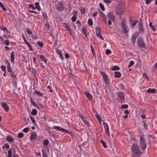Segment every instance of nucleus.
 <instances>
[{
    "mask_svg": "<svg viewBox=\"0 0 157 157\" xmlns=\"http://www.w3.org/2000/svg\"><path fill=\"white\" fill-rule=\"evenodd\" d=\"M131 149L132 155L134 157H140L142 155L140 147L137 144H134L132 146Z\"/></svg>",
    "mask_w": 157,
    "mask_h": 157,
    "instance_id": "f257e3e1",
    "label": "nucleus"
},
{
    "mask_svg": "<svg viewBox=\"0 0 157 157\" xmlns=\"http://www.w3.org/2000/svg\"><path fill=\"white\" fill-rule=\"evenodd\" d=\"M140 146L142 150H144L146 148V144L145 141V139L142 136L140 138Z\"/></svg>",
    "mask_w": 157,
    "mask_h": 157,
    "instance_id": "f03ea898",
    "label": "nucleus"
},
{
    "mask_svg": "<svg viewBox=\"0 0 157 157\" xmlns=\"http://www.w3.org/2000/svg\"><path fill=\"white\" fill-rule=\"evenodd\" d=\"M137 42L139 47L142 48L145 47V44L142 37H140L138 38Z\"/></svg>",
    "mask_w": 157,
    "mask_h": 157,
    "instance_id": "7ed1b4c3",
    "label": "nucleus"
},
{
    "mask_svg": "<svg viewBox=\"0 0 157 157\" xmlns=\"http://www.w3.org/2000/svg\"><path fill=\"white\" fill-rule=\"evenodd\" d=\"M121 27L125 33H127L129 31V29H127L126 25V22L124 20H122L121 22Z\"/></svg>",
    "mask_w": 157,
    "mask_h": 157,
    "instance_id": "20e7f679",
    "label": "nucleus"
},
{
    "mask_svg": "<svg viewBox=\"0 0 157 157\" xmlns=\"http://www.w3.org/2000/svg\"><path fill=\"white\" fill-rule=\"evenodd\" d=\"M53 128H55L59 131H62V132H64L70 134L71 135H72V132H70L67 131V130L63 128H62L59 126H53Z\"/></svg>",
    "mask_w": 157,
    "mask_h": 157,
    "instance_id": "39448f33",
    "label": "nucleus"
},
{
    "mask_svg": "<svg viewBox=\"0 0 157 157\" xmlns=\"http://www.w3.org/2000/svg\"><path fill=\"white\" fill-rule=\"evenodd\" d=\"M138 28V32L140 33H144V30L143 28L142 21V20L139 21Z\"/></svg>",
    "mask_w": 157,
    "mask_h": 157,
    "instance_id": "423d86ee",
    "label": "nucleus"
},
{
    "mask_svg": "<svg viewBox=\"0 0 157 157\" xmlns=\"http://www.w3.org/2000/svg\"><path fill=\"white\" fill-rule=\"evenodd\" d=\"M118 97V99L121 101H124V93L121 91H119L117 93Z\"/></svg>",
    "mask_w": 157,
    "mask_h": 157,
    "instance_id": "0eeeda50",
    "label": "nucleus"
},
{
    "mask_svg": "<svg viewBox=\"0 0 157 157\" xmlns=\"http://www.w3.org/2000/svg\"><path fill=\"white\" fill-rule=\"evenodd\" d=\"M116 12L118 15L122 14L124 13L123 8L118 6L116 8Z\"/></svg>",
    "mask_w": 157,
    "mask_h": 157,
    "instance_id": "6e6552de",
    "label": "nucleus"
},
{
    "mask_svg": "<svg viewBox=\"0 0 157 157\" xmlns=\"http://www.w3.org/2000/svg\"><path fill=\"white\" fill-rule=\"evenodd\" d=\"M101 29L100 28H97L96 29V35L101 40H104L103 37L102 36L101 34Z\"/></svg>",
    "mask_w": 157,
    "mask_h": 157,
    "instance_id": "1a4fd4ad",
    "label": "nucleus"
},
{
    "mask_svg": "<svg viewBox=\"0 0 157 157\" xmlns=\"http://www.w3.org/2000/svg\"><path fill=\"white\" fill-rule=\"evenodd\" d=\"M1 103L3 109L6 112H8L9 110V107L8 106L7 104L4 102H2Z\"/></svg>",
    "mask_w": 157,
    "mask_h": 157,
    "instance_id": "9d476101",
    "label": "nucleus"
},
{
    "mask_svg": "<svg viewBox=\"0 0 157 157\" xmlns=\"http://www.w3.org/2000/svg\"><path fill=\"white\" fill-rule=\"evenodd\" d=\"M12 151L13 152V155H15L16 151L14 148H12V149H10L8 151V157H11L12 156Z\"/></svg>",
    "mask_w": 157,
    "mask_h": 157,
    "instance_id": "9b49d317",
    "label": "nucleus"
},
{
    "mask_svg": "<svg viewBox=\"0 0 157 157\" xmlns=\"http://www.w3.org/2000/svg\"><path fill=\"white\" fill-rule=\"evenodd\" d=\"M107 17L109 20H111L112 21H114L115 17L112 13H109L107 15Z\"/></svg>",
    "mask_w": 157,
    "mask_h": 157,
    "instance_id": "f8f14e48",
    "label": "nucleus"
},
{
    "mask_svg": "<svg viewBox=\"0 0 157 157\" xmlns=\"http://www.w3.org/2000/svg\"><path fill=\"white\" fill-rule=\"evenodd\" d=\"M103 124L104 126L105 132L109 136V129L108 125L107 123L105 122H104V123Z\"/></svg>",
    "mask_w": 157,
    "mask_h": 157,
    "instance_id": "ddd939ff",
    "label": "nucleus"
},
{
    "mask_svg": "<svg viewBox=\"0 0 157 157\" xmlns=\"http://www.w3.org/2000/svg\"><path fill=\"white\" fill-rule=\"evenodd\" d=\"M100 74L101 75L102 78L104 80L105 79H106L107 78H108V75L106 74L105 73L102 71H101L100 72Z\"/></svg>",
    "mask_w": 157,
    "mask_h": 157,
    "instance_id": "4468645a",
    "label": "nucleus"
},
{
    "mask_svg": "<svg viewBox=\"0 0 157 157\" xmlns=\"http://www.w3.org/2000/svg\"><path fill=\"white\" fill-rule=\"evenodd\" d=\"M86 96L90 100H91L93 99L92 95L90 94L88 92H86L85 93Z\"/></svg>",
    "mask_w": 157,
    "mask_h": 157,
    "instance_id": "2eb2a0df",
    "label": "nucleus"
},
{
    "mask_svg": "<svg viewBox=\"0 0 157 157\" xmlns=\"http://www.w3.org/2000/svg\"><path fill=\"white\" fill-rule=\"evenodd\" d=\"M36 137V133L34 132H33L31 135V140H35Z\"/></svg>",
    "mask_w": 157,
    "mask_h": 157,
    "instance_id": "dca6fc26",
    "label": "nucleus"
},
{
    "mask_svg": "<svg viewBox=\"0 0 157 157\" xmlns=\"http://www.w3.org/2000/svg\"><path fill=\"white\" fill-rule=\"evenodd\" d=\"M40 58L43 61L44 63H47L48 59L45 58V57L43 55H41L40 56Z\"/></svg>",
    "mask_w": 157,
    "mask_h": 157,
    "instance_id": "f3484780",
    "label": "nucleus"
},
{
    "mask_svg": "<svg viewBox=\"0 0 157 157\" xmlns=\"http://www.w3.org/2000/svg\"><path fill=\"white\" fill-rule=\"evenodd\" d=\"M34 94H36L39 96L42 97L43 96V94L41 93L40 91H38L36 90H34Z\"/></svg>",
    "mask_w": 157,
    "mask_h": 157,
    "instance_id": "a211bd4d",
    "label": "nucleus"
},
{
    "mask_svg": "<svg viewBox=\"0 0 157 157\" xmlns=\"http://www.w3.org/2000/svg\"><path fill=\"white\" fill-rule=\"evenodd\" d=\"M6 140L7 141L10 142H13L14 140L10 136H6Z\"/></svg>",
    "mask_w": 157,
    "mask_h": 157,
    "instance_id": "6ab92c4d",
    "label": "nucleus"
},
{
    "mask_svg": "<svg viewBox=\"0 0 157 157\" xmlns=\"http://www.w3.org/2000/svg\"><path fill=\"white\" fill-rule=\"evenodd\" d=\"M137 37V36L135 35H133L132 36L131 40L133 44H134L135 43Z\"/></svg>",
    "mask_w": 157,
    "mask_h": 157,
    "instance_id": "aec40b11",
    "label": "nucleus"
},
{
    "mask_svg": "<svg viewBox=\"0 0 157 157\" xmlns=\"http://www.w3.org/2000/svg\"><path fill=\"white\" fill-rule=\"evenodd\" d=\"M114 77L116 78H119L121 76V73L118 71H115L114 72Z\"/></svg>",
    "mask_w": 157,
    "mask_h": 157,
    "instance_id": "412c9836",
    "label": "nucleus"
},
{
    "mask_svg": "<svg viewBox=\"0 0 157 157\" xmlns=\"http://www.w3.org/2000/svg\"><path fill=\"white\" fill-rule=\"evenodd\" d=\"M35 6L36 9L38 11L41 10V8L39 6V3L38 2H36L35 3Z\"/></svg>",
    "mask_w": 157,
    "mask_h": 157,
    "instance_id": "4be33fe9",
    "label": "nucleus"
},
{
    "mask_svg": "<svg viewBox=\"0 0 157 157\" xmlns=\"http://www.w3.org/2000/svg\"><path fill=\"white\" fill-rule=\"evenodd\" d=\"M50 29V26L49 24L48 23H46L44 26V30L45 31H48Z\"/></svg>",
    "mask_w": 157,
    "mask_h": 157,
    "instance_id": "5701e85b",
    "label": "nucleus"
},
{
    "mask_svg": "<svg viewBox=\"0 0 157 157\" xmlns=\"http://www.w3.org/2000/svg\"><path fill=\"white\" fill-rule=\"evenodd\" d=\"M10 58L11 61L13 63L14 59V55L13 52H11L10 54Z\"/></svg>",
    "mask_w": 157,
    "mask_h": 157,
    "instance_id": "b1692460",
    "label": "nucleus"
},
{
    "mask_svg": "<svg viewBox=\"0 0 157 157\" xmlns=\"http://www.w3.org/2000/svg\"><path fill=\"white\" fill-rule=\"evenodd\" d=\"M148 93H154L155 92V90L154 89H151L149 88L146 91Z\"/></svg>",
    "mask_w": 157,
    "mask_h": 157,
    "instance_id": "393cba45",
    "label": "nucleus"
},
{
    "mask_svg": "<svg viewBox=\"0 0 157 157\" xmlns=\"http://www.w3.org/2000/svg\"><path fill=\"white\" fill-rule=\"evenodd\" d=\"M95 116L97 118L98 120V121L99 122L100 124H101V117H100V115H99L98 114H96L95 115Z\"/></svg>",
    "mask_w": 157,
    "mask_h": 157,
    "instance_id": "a878e982",
    "label": "nucleus"
},
{
    "mask_svg": "<svg viewBox=\"0 0 157 157\" xmlns=\"http://www.w3.org/2000/svg\"><path fill=\"white\" fill-rule=\"evenodd\" d=\"M59 6L57 8V9L59 10L63 9V8L62 3L61 2H59Z\"/></svg>",
    "mask_w": 157,
    "mask_h": 157,
    "instance_id": "bb28decb",
    "label": "nucleus"
},
{
    "mask_svg": "<svg viewBox=\"0 0 157 157\" xmlns=\"http://www.w3.org/2000/svg\"><path fill=\"white\" fill-rule=\"evenodd\" d=\"M30 118L32 122L34 124V125H37V124L36 123V121H35L34 118L33 117H32L31 116H30Z\"/></svg>",
    "mask_w": 157,
    "mask_h": 157,
    "instance_id": "cd10ccee",
    "label": "nucleus"
},
{
    "mask_svg": "<svg viewBox=\"0 0 157 157\" xmlns=\"http://www.w3.org/2000/svg\"><path fill=\"white\" fill-rule=\"evenodd\" d=\"M100 16L102 18V19L106 17L104 13L101 11L100 12Z\"/></svg>",
    "mask_w": 157,
    "mask_h": 157,
    "instance_id": "c85d7f7f",
    "label": "nucleus"
},
{
    "mask_svg": "<svg viewBox=\"0 0 157 157\" xmlns=\"http://www.w3.org/2000/svg\"><path fill=\"white\" fill-rule=\"evenodd\" d=\"M149 26L151 27V29L153 31H155L156 30V29L154 27V26L152 25V23L150 22L149 24Z\"/></svg>",
    "mask_w": 157,
    "mask_h": 157,
    "instance_id": "c756f323",
    "label": "nucleus"
},
{
    "mask_svg": "<svg viewBox=\"0 0 157 157\" xmlns=\"http://www.w3.org/2000/svg\"><path fill=\"white\" fill-rule=\"evenodd\" d=\"M138 21H134L132 24L131 25H130V27L131 28H133L136 25V24L137 23V22Z\"/></svg>",
    "mask_w": 157,
    "mask_h": 157,
    "instance_id": "7c9ffc66",
    "label": "nucleus"
},
{
    "mask_svg": "<svg viewBox=\"0 0 157 157\" xmlns=\"http://www.w3.org/2000/svg\"><path fill=\"white\" fill-rule=\"evenodd\" d=\"M42 16L43 17V18L44 20H47L48 18V16L47 14L45 13H42Z\"/></svg>",
    "mask_w": 157,
    "mask_h": 157,
    "instance_id": "2f4dec72",
    "label": "nucleus"
},
{
    "mask_svg": "<svg viewBox=\"0 0 157 157\" xmlns=\"http://www.w3.org/2000/svg\"><path fill=\"white\" fill-rule=\"evenodd\" d=\"M37 111L36 109H33L32 110V112H31V114L33 115H35L37 114Z\"/></svg>",
    "mask_w": 157,
    "mask_h": 157,
    "instance_id": "473e14b6",
    "label": "nucleus"
},
{
    "mask_svg": "<svg viewBox=\"0 0 157 157\" xmlns=\"http://www.w3.org/2000/svg\"><path fill=\"white\" fill-rule=\"evenodd\" d=\"M88 126H89L90 125V123L86 119L84 118V119L82 120Z\"/></svg>",
    "mask_w": 157,
    "mask_h": 157,
    "instance_id": "72a5a7b5",
    "label": "nucleus"
},
{
    "mask_svg": "<svg viewBox=\"0 0 157 157\" xmlns=\"http://www.w3.org/2000/svg\"><path fill=\"white\" fill-rule=\"evenodd\" d=\"M7 71L8 72H10L11 71V67L10 63H8V64H7Z\"/></svg>",
    "mask_w": 157,
    "mask_h": 157,
    "instance_id": "f704fd0d",
    "label": "nucleus"
},
{
    "mask_svg": "<svg viewBox=\"0 0 157 157\" xmlns=\"http://www.w3.org/2000/svg\"><path fill=\"white\" fill-rule=\"evenodd\" d=\"M99 5L100 7L103 11H104L105 10V9L104 7V5L102 4L101 3H100L99 4Z\"/></svg>",
    "mask_w": 157,
    "mask_h": 157,
    "instance_id": "c9c22d12",
    "label": "nucleus"
},
{
    "mask_svg": "<svg viewBox=\"0 0 157 157\" xmlns=\"http://www.w3.org/2000/svg\"><path fill=\"white\" fill-rule=\"evenodd\" d=\"M26 31L29 34L32 35L33 34V32L31 30H30L29 28H26Z\"/></svg>",
    "mask_w": 157,
    "mask_h": 157,
    "instance_id": "e433bc0d",
    "label": "nucleus"
},
{
    "mask_svg": "<svg viewBox=\"0 0 157 157\" xmlns=\"http://www.w3.org/2000/svg\"><path fill=\"white\" fill-rule=\"evenodd\" d=\"M0 7L2 8V9L4 11H6V9L4 7V6L2 3L0 2Z\"/></svg>",
    "mask_w": 157,
    "mask_h": 157,
    "instance_id": "4c0bfd02",
    "label": "nucleus"
},
{
    "mask_svg": "<svg viewBox=\"0 0 157 157\" xmlns=\"http://www.w3.org/2000/svg\"><path fill=\"white\" fill-rule=\"evenodd\" d=\"M119 67L117 66H115L114 67H111V69L113 71L119 70Z\"/></svg>",
    "mask_w": 157,
    "mask_h": 157,
    "instance_id": "58836bf2",
    "label": "nucleus"
},
{
    "mask_svg": "<svg viewBox=\"0 0 157 157\" xmlns=\"http://www.w3.org/2000/svg\"><path fill=\"white\" fill-rule=\"evenodd\" d=\"M88 23L89 25H91L93 24V22L92 19L90 18L88 19Z\"/></svg>",
    "mask_w": 157,
    "mask_h": 157,
    "instance_id": "ea45409f",
    "label": "nucleus"
},
{
    "mask_svg": "<svg viewBox=\"0 0 157 157\" xmlns=\"http://www.w3.org/2000/svg\"><path fill=\"white\" fill-rule=\"evenodd\" d=\"M82 31L83 33V34L85 35V36L87 37V34L86 33V29L85 28H83Z\"/></svg>",
    "mask_w": 157,
    "mask_h": 157,
    "instance_id": "a19ab883",
    "label": "nucleus"
},
{
    "mask_svg": "<svg viewBox=\"0 0 157 157\" xmlns=\"http://www.w3.org/2000/svg\"><path fill=\"white\" fill-rule=\"evenodd\" d=\"M104 82L107 85H109L110 83V80L109 78H107L104 80Z\"/></svg>",
    "mask_w": 157,
    "mask_h": 157,
    "instance_id": "79ce46f5",
    "label": "nucleus"
},
{
    "mask_svg": "<svg viewBox=\"0 0 157 157\" xmlns=\"http://www.w3.org/2000/svg\"><path fill=\"white\" fill-rule=\"evenodd\" d=\"M100 142L102 144L103 146L105 148H106L107 147V146L106 145L105 143L104 142L103 140H101Z\"/></svg>",
    "mask_w": 157,
    "mask_h": 157,
    "instance_id": "37998d69",
    "label": "nucleus"
},
{
    "mask_svg": "<svg viewBox=\"0 0 157 157\" xmlns=\"http://www.w3.org/2000/svg\"><path fill=\"white\" fill-rule=\"evenodd\" d=\"M49 143V141L48 140L46 139L44 141L43 144L44 145H48Z\"/></svg>",
    "mask_w": 157,
    "mask_h": 157,
    "instance_id": "c03bdc74",
    "label": "nucleus"
},
{
    "mask_svg": "<svg viewBox=\"0 0 157 157\" xmlns=\"http://www.w3.org/2000/svg\"><path fill=\"white\" fill-rule=\"evenodd\" d=\"M30 100L31 104L33 105L34 106H36V104H35V102L33 101L32 98H30Z\"/></svg>",
    "mask_w": 157,
    "mask_h": 157,
    "instance_id": "a18cd8bd",
    "label": "nucleus"
},
{
    "mask_svg": "<svg viewBox=\"0 0 157 157\" xmlns=\"http://www.w3.org/2000/svg\"><path fill=\"white\" fill-rule=\"evenodd\" d=\"M80 11L81 13L84 14L85 13V10L84 8H81L80 9Z\"/></svg>",
    "mask_w": 157,
    "mask_h": 157,
    "instance_id": "49530a36",
    "label": "nucleus"
},
{
    "mask_svg": "<svg viewBox=\"0 0 157 157\" xmlns=\"http://www.w3.org/2000/svg\"><path fill=\"white\" fill-rule=\"evenodd\" d=\"M37 44L38 45L41 47H43L44 45L43 44L42 42H40L39 41L37 42Z\"/></svg>",
    "mask_w": 157,
    "mask_h": 157,
    "instance_id": "de8ad7c7",
    "label": "nucleus"
},
{
    "mask_svg": "<svg viewBox=\"0 0 157 157\" xmlns=\"http://www.w3.org/2000/svg\"><path fill=\"white\" fill-rule=\"evenodd\" d=\"M128 105L124 104V105H121V108L122 109H127V108H128Z\"/></svg>",
    "mask_w": 157,
    "mask_h": 157,
    "instance_id": "09e8293b",
    "label": "nucleus"
},
{
    "mask_svg": "<svg viewBox=\"0 0 157 157\" xmlns=\"http://www.w3.org/2000/svg\"><path fill=\"white\" fill-rule=\"evenodd\" d=\"M24 134L22 133H19L18 134V137L20 138H21L24 136Z\"/></svg>",
    "mask_w": 157,
    "mask_h": 157,
    "instance_id": "8fccbe9b",
    "label": "nucleus"
},
{
    "mask_svg": "<svg viewBox=\"0 0 157 157\" xmlns=\"http://www.w3.org/2000/svg\"><path fill=\"white\" fill-rule=\"evenodd\" d=\"M134 63V62L133 61H131L130 63H129L128 65V67L129 68L130 67H131L133 65Z\"/></svg>",
    "mask_w": 157,
    "mask_h": 157,
    "instance_id": "3c124183",
    "label": "nucleus"
},
{
    "mask_svg": "<svg viewBox=\"0 0 157 157\" xmlns=\"http://www.w3.org/2000/svg\"><path fill=\"white\" fill-rule=\"evenodd\" d=\"M105 53L106 55H108L109 54H111V52L110 50L107 49L106 50Z\"/></svg>",
    "mask_w": 157,
    "mask_h": 157,
    "instance_id": "603ef678",
    "label": "nucleus"
},
{
    "mask_svg": "<svg viewBox=\"0 0 157 157\" xmlns=\"http://www.w3.org/2000/svg\"><path fill=\"white\" fill-rule=\"evenodd\" d=\"M42 154L43 157H48L46 152H44L43 149L42 150Z\"/></svg>",
    "mask_w": 157,
    "mask_h": 157,
    "instance_id": "864d4df0",
    "label": "nucleus"
},
{
    "mask_svg": "<svg viewBox=\"0 0 157 157\" xmlns=\"http://www.w3.org/2000/svg\"><path fill=\"white\" fill-rule=\"evenodd\" d=\"M10 74V75L12 76L13 77H16V75L14 73V72H13V71H11L10 72H9Z\"/></svg>",
    "mask_w": 157,
    "mask_h": 157,
    "instance_id": "5fc2aeb1",
    "label": "nucleus"
},
{
    "mask_svg": "<svg viewBox=\"0 0 157 157\" xmlns=\"http://www.w3.org/2000/svg\"><path fill=\"white\" fill-rule=\"evenodd\" d=\"M29 128H24L23 130V131L25 133L27 132H29Z\"/></svg>",
    "mask_w": 157,
    "mask_h": 157,
    "instance_id": "6e6d98bb",
    "label": "nucleus"
},
{
    "mask_svg": "<svg viewBox=\"0 0 157 157\" xmlns=\"http://www.w3.org/2000/svg\"><path fill=\"white\" fill-rule=\"evenodd\" d=\"M56 53L59 55H60L62 53V52L59 49H56Z\"/></svg>",
    "mask_w": 157,
    "mask_h": 157,
    "instance_id": "4d7b16f0",
    "label": "nucleus"
},
{
    "mask_svg": "<svg viewBox=\"0 0 157 157\" xmlns=\"http://www.w3.org/2000/svg\"><path fill=\"white\" fill-rule=\"evenodd\" d=\"M1 29L3 30V31L5 32H7L8 31V30L6 29V28L5 27H2L1 28Z\"/></svg>",
    "mask_w": 157,
    "mask_h": 157,
    "instance_id": "13d9d810",
    "label": "nucleus"
},
{
    "mask_svg": "<svg viewBox=\"0 0 157 157\" xmlns=\"http://www.w3.org/2000/svg\"><path fill=\"white\" fill-rule=\"evenodd\" d=\"M90 47L91 48V50L93 54V55H94V54H95L94 49L93 47L92 46L91 44Z\"/></svg>",
    "mask_w": 157,
    "mask_h": 157,
    "instance_id": "bf43d9fd",
    "label": "nucleus"
},
{
    "mask_svg": "<svg viewBox=\"0 0 157 157\" xmlns=\"http://www.w3.org/2000/svg\"><path fill=\"white\" fill-rule=\"evenodd\" d=\"M76 17L73 16L71 18V20L73 22H75L76 21Z\"/></svg>",
    "mask_w": 157,
    "mask_h": 157,
    "instance_id": "052dcab7",
    "label": "nucleus"
},
{
    "mask_svg": "<svg viewBox=\"0 0 157 157\" xmlns=\"http://www.w3.org/2000/svg\"><path fill=\"white\" fill-rule=\"evenodd\" d=\"M29 7L30 8H32L33 10H35L36 9V8L32 4H29Z\"/></svg>",
    "mask_w": 157,
    "mask_h": 157,
    "instance_id": "680f3d73",
    "label": "nucleus"
},
{
    "mask_svg": "<svg viewBox=\"0 0 157 157\" xmlns=\"http://www.w3.org/2000/svg\"><path fill=\"white\" fill-rule=\"evenodd\" d=\"M104 1L105 3H106L107 4H109L111 2V0H104Z\"/></svg>",
    "mask_w": 157,
    "mask_h": 157,
    "instance_id": "e2e57ef3",
    "label": "nucleus"
},
{
    "mask_svg": "<svg viewBox=\"0 0 157 157\" xmlns=\"http://www.w3.org/2000/svg\"><path fill=\"white\" fill-rule=\"evenodd\" d=\"M143 123H144V126L145 128L146 129L147 126H148V124L146 123L144 121Z\"/></svg>",
    "mask_w": 157,
    "mask_h": 157,
    "instance_id": "0e129e2a",
    "label": "nucleus"
},
{
    "mask_svg": "<svg viewBox=\"0 0 157 157\" xmlns=\"http://www.w3.org/2000/svg\"><path fill=\"white\" fill-rule=\"evenodd\" d=\"M66 30H67V31H69V32H70V33L71 32V29L68 26H67V27L66 28Z\"/></svg>",
    "mask_w": 157,
    "mask_h": 157,
    "instance_id": "69168bd1",
    "label": "nucleus"
},
{
    "mask_svg": "<svg viewBox=\"0 0 157 157\" xmlns=\"http://www.w3.org/2000/svg\"><path fill=\"white\" fill-rule=\"evenodd\" d=\"M73 14L74 16L76 17L77 16V11H74Z\"/></svg>",
    "mask_w": 157,
    "mask_h": 157,
    "instance_id": "338daca9",
    "label": "nucleus"
},
{
    "mask_svg": "<svg viewBox=\"0 0 157 157\" xmlns=\"http://www.w3.org/2000/svg\"><path fill=\"white\" fill-rule=\"evenodd\" d=\"M119 86L120 89H124V86L122 84H120Z\"/></svg>",
    "mask_w": 157,
    "mask_h": 157,
    "instance_id": "774afa93",
    "label": "nucleus"
}]
</instances>
